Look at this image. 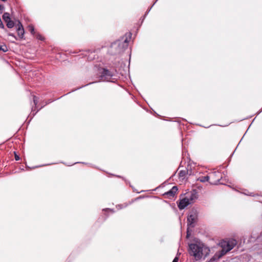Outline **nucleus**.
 <instances>
[{
  "instance_id": "1",
  "label": "nucleus",
  "mask_w": 262,
  "mask_h": 262,
  "mask_svg": "<svg viewBox=\"0 0 262 262\" xmlns=\"http://www.w3.org/2000/svg\"><path fill=\"white\" fill-rule=\"evenodd\" d=\"M210 249L204 244L200 242L191 243L189 245V253L196 260L205 259L209 255Z\"/></svg>"
},
{
  "instance_id": "2",
  "label": "nucleus",
  "mask_w": 262,
  "mask_h": 262,
  "mask_svg": "<svg viewBox=\"0 0 262 262\" xmlns=\"http://www.w3.org/2000/svg\"><path fill=\"white\" fill-rule=\"evenodd\" d=\"M236 244V241L234 239H230L222 241L220 243V246L222 249L216 253L215 256H217L218 258H221L232 250Z\"/></svg>"
},
{
  "instance_id": "3",
  "label": "nucleus",
  "mask_w": 262,
  "mask_h": 262,
  "mask_svg": "<svg viewBox=\"0 0 262 262\" xmlns=\"http://www.w3.org/2000/svg\"><path fill=\"white\" fill-rule=\"evenodd\" d=\"M128 46L127 38L118 40L113 42L110 48V52L112 54H119L123 52Z\"/></svg>"
},
{
  "instance_id": "4",
  "label": "nucleus",
  "mask_w": 262,
  "mask_h": 262,
  "mask_svg": "<svg viewBox=\"0 0 262 262\" xmlns=\"http://www.w3.org/2000/svg\"><path fill=\"white\" fill-rule=\"evenodd\" d=\"M114 73L105 69H103L101 73L100 78L102 81H112Z\"/></svg>"
},
{
  "instance_id": "5",
  "label": "nucleus",
  "mask_w": 262,
  "mask_h": 262,
  "mask_svg": "<svg viewBox=\"0 0 262 262\" xmlns=\"http://www.w3.org/2000/svg\"><path fill=\"white\" fill-rule=\"evenodd\" d=\"M196 219V215L194 212H191L190 214L188 216L187 221H188V228H187V237H188L189 236V230L188 229L190 227H193L194 226L193 224L195 222Z\"/></svg>"
},
{
  "instance_id": "6",
  "label": "nucleus",
  "mask_w": 262,
  "mask_h": 262,
  "mask_svg": "<svg viewBox=\"0 0 262 262\" xmlns=\"http://www.w3.org/2000/svg\"><path fill=\"white\" fill-rule=\"evenodd\" d=\"M2 17L4 21L6 23L7 27L8 28H12L14 26V23L11 19L9 13L5 12Z\"/></svg>"
},
{
  "instance_id": "7",
  "label": "nucleus",
  "mask_w": 262,
  "mask_h": 262,
  "mask_svg": "<svg viewBox=\"0 0 262 262\" xmlns=\"http://www.w3.org/2000/svg\"><path fill=\"white\" fill-rule=\"evenodd\" d=\"M198 194L196 190H192L189 193L187 194L186 198L188 199L190 204L194 202V201L198 199Z\"/></svg>"
},
{
  "instance_id": "8",
  "label": "nucleus",
  "mask_w": 262,
  "mask_h": 262,
  "mask_svg": "<svg viewBox=\"0 0 262 262\" xmlns=\"http://www.w3.org/2000/svg\"><path fill=\"white\" fill-rule=\"evenodd\" d=\"M189 204H191L190 203V202H189L188 199L186 198L185 196V198L180 200L179 204L178 205V207L179 209L181 210L184 209Z\"/></svg>"
},
{
  "instance_id": "9",
  "label": "nucleus",
  "mask_w": 262,
  "mask_h": 262,
  "mask_svg": "<svg viewBox=\"0 0 262 262\" xmlns=\"http://www.w3.org/2000/svg\"><path fill=\"white\" fill-rule=\"evenodd\" d=\"M178 190V189L177 186H173L169 191L165 192L164 195H166L168 198L171 199L174 197Z\"/></svg>"
},
{
  "instance_id": "10",
  "label": "nucleus",
  "mask_w": 262,
  "mask_h": 262,
  "mask_svg": "<svg viewBox=\"0 0 262 262\" xmlns=\"http://www.w3.org/2000/svg\"><path fill=\"white\" fill-rule=\"evenodd\" d=\"M17 32L19 38L22 39L24 38L25 31L23 26L20 23H19V24L18 25Z\"/></svg>"
},
{
  "instance_id": "11",
  "label": "nucleus",
  "mask_w": 262,
  "mask_h": 262,
  "mask_svg": "<svg viewBox=\"0 0 262 262\" xmlns=\"http://www.w3.org/2000/svg\"><path fill=\"white\" fill-rule=\"evenodd\" d=\"M209 177L208 176L204 177H200L198 179V180L200 181L201 182H205L208 181L209 180Z\"/></svg>"
},
{
  "instance_id": "12",
  "label": "nucleus",
  "mask_w": 262,
  "mask_h": 262,
  "mask_svg": "<svg viewBox=\"0 0 262 262\" xmlns=\"http://www.w3.org/2000/svg\"><path fill=\"white\" fill-rule=\"evenodd\" d=\"M28 28L30 33L32 35H35L36 32H35L34 26L32 25H30L28 26Z\"/></svg>"
},
{
  "instance_id": "13",
  "label": "nucleus",
  "mask_w": 262,
  "mask_h": 262,
  "mask_svg": "<svg viewBox=\"0 0 262 262\" xmlns=\"http://www.w3.org/2000/svg\"><path fill=\"white\" fill-rule=\"evenodd\" d=\"M0 50L4 52L8 51V48L5 44H0Z\"/></svg>"
},
{
  "instance_id": "14",
  "label": "nucleus",
  "mask_w": 262,
  "mask_h": 262,
  "mask_svg": "<svg viewBox=\"0 0 262 262\" xmlns=\"http://www.w3.org/2000/svg\"><path fill=\"white\" fill-rule=\"evenodd\" d=\"M36 38L39 40H43L44 39V38L39 34L38 33H35V34L34 35Z\"/></svg>"
},
{
  "instance_id": "15",
  "label": "nucleus",
  "mask_w": 262,
  "mask_h": 262,
  "mask_svg": "<svg viewBox=\"0 0 262 262\" xmlns=\"http://www.w3.org/2000/svg\"><path fill=\"white\" fill-rule=\"evenodd\" d=\"M33 102L35 105H36L38 102V99L35 96H33Z\"/></svg>"
},
{
  "instance_id": "16",
  "label": "nucleus",
  "mask_w": 262,
  "mask_h": 262,
  "mask_svg": "<svg viewBox=\"0 0 262 262\" xmlns=\"http://www.w3.org/2000/svg\"><path fill=\"white\" fill-rule=\"evenodd\" d=\"M185 174V171H180L179 172V176L180 177H184Z\"/></svg>"
},
{
  "instance_id": "17",
  "label": "nucleus",
  "mask_w": 262,
  "mask_h": 262,
  "mask_svg": "<svg viewBox=\"0 0 262 262\" xmlns=\"http://www.w3.org/2000/svg\"><path fill=\"white\" fill-rule=\"evenodd\" d=\"M4 10V6L3 5H0V14L2 13Z\"/></svg>"
},
{
  "instance_id": "18",
  "label": "nucleus",
  "mask_w": 262,
  "mask_h": 262,
  "mask_svg": "<svg viewBox=\"0 0 262 262\" xmlns=\"http://www.w3.org/2000/svg\"><path fill=\"white\" fill-rule=\"evenodd\" d=\"M0 28H2V29L4 28V25L3 24V22H2V21L1 20V19H0Z\"/></svg>"
},
{
  "instance_id": "19",
  "label": "nucleus",
  "mask_w": 262,
  "mask_h": 262,
  "mask_svg": "<svg viewBox=\"0 0 262 262\" xmlns=\"http://www.w3.org/2000/svg\"><path fill=\"white\" fill-rule=\"evenodd\" d=\"M8 35L13 37L15 39H17L16 36L13 33H9Z\"/></svg>"
},
{
  "instance_id": "20",
  "label": "nucleus",
  "mask_w": 262,
  "mask_h": 262,
  "mask_svg": "<svg viewBox=\"0 0 262 262\" xmlns=\"http://www.w3.org/2000/svg\"><path fill=\"white\" fill-rule=\"evenodd\" d=\"M15 160H16V161H18V160H19V156H17V155H16V154H15Z\"/></svg>"
},
{
  "instance_id": "21",
  "label": "nucleus",
  "mask_w": 262,
  "mask_h": 262,
  "mask_svg": "<svg viewBox=\"0 0 262 262\" xmlns=\"http://www.w3.org/2000/svg\"><path fill=\"white\" fill-rule=\"evenodd\" d=\"M178 257H176L173 260L172 262H178Z\"/></svg>"
},
{
  "instance_id": "22",
  "label": "nucleus",
  "mask_w": 262,
  "mask_h": 262,
  "mask_svg": "<svg viewBox=\"0 0 262 262\" xmlns=\"http://www.w3.org/2000/svg\"><path fill=\"white\" fill-rule=\"evenodd\" d=\"M219 182V180H217V183H211V184H217Z\"/></svg>"
}]
</instances>
